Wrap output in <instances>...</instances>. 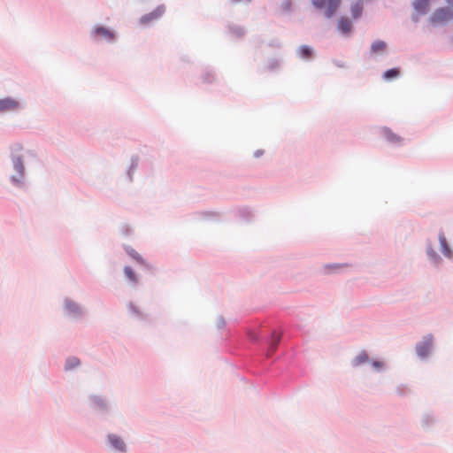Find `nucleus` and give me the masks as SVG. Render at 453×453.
<instances>
[{"label":"nucleus","instance_id":"nucleus-1","mask_svg":"<svg viewBox=\"0 0 453 453\" xmlns=\"http://www.w3.org/2000/svg\"><path fill=\"white\" fill-rule=\"evenodd\" d=\"M311 3L317 9H324L326 18H331L339 8L341 0H311Z\"/></svg>","mask_w":453,"mask_h":453},{"label":"nucleus","instance_id":"nucleus-2","mask_svg":"<svg viewBox=\"0 0 453 453\" xmlns=\"http://www.w3.org/2000/svg\"><path fill=\"white\" fill-rule=\"evenodd\" d=\"M165 12V5H158L151 12L142 16L139 19V24H141L142 26H147L150 23L160 19L164 15Z\"/></svg>","mask_w":453,"mask_h":453},{"label":"nucleus","instance_id":"nucleus-3","mask_svg":"<svg viewBox=\"0 0 453 453\" xmlns=\"http://www.w3.org/2000/svg\"><path fill=\"white\" fill-rule=\"evenodd\" d=\"M451 17L452 14L447 8H439L434 12L429 19L433 25L437 26L447 22Z\"/></svg>","mask_w":453,"mask_h":453},{"label":"nucleus","instance_id":"nucleus-4","mask_svg":"<svg viewBox=\"0 0 453 453\" xmlns=\"http://www.w3.org/2000/svg\"><path fill=\"white\" fill-rule=\"evenodd\" d=\"M433 346V336L426 335L423 342L417 345L416 351L420 357H426L431 351Z\"/></svg>","mask_w":453,"mask_h":453},{"label":"nucleus","instance_id":"nucleus-5","mask_svg":"<svg viewBox=\"0 0 453 453\" xmlns=\"http://www.w3.org/2000/svg\"><path fill=\"white\" fill-rule=\"evenodd\" d=\"M92 35L96 38H103L109 42L113 41L115 38L114 33L104 27H95L92 30Z\"/></svg>","mask_w":453,"mask_h":453},{"label":"nucleus","instance_id":"nucleus-6","mask_svg":"<svg viewBox=\"0 0 453 453\" xmlns=\"http://www.w3.org/2000/svg\"><path fill=\"white\" fill-rule=\"evenodd\" d=\"M19 102L12 98L0 99V111H10L19 108Z\"/></svg>","mask_w":453,"mask_h":453},{"label":"nucleus","instance_id":"nucleus-7","mask_svg":"<svg viewBox=\"0 0 453 453\" xmlns=\"http://www.w3.org/2000/svg\"><path fill=\"white\" fill-rule=\"evenodd\" d=\"M109 441L111 446L119 451L124 452L126 451V444L121 438L117 435L110 434Z\"/></svg>","mask_w":453,"mask_h":453},{"label":"nucleus","instance_id":"nucleus-8","mask_svg":"<svg viewBox=\"0 0 453 453\" xmlns=\"http://www.w3.org/2000/svg\"><path fill=\"white\" fill-rule=\"evenodd\" d=\"M338 30L343 34H349L351 31V22L344 17H341L338 19V25H337Z\"/></svg>","mask_w":453,"mask_h":453},{"label":"nucleus","instance_id":"nucleus-9","mask_svg":"<svg viewBox=\"0 0 453 453\" xmlns=\"http://www.w3.org/2000/svg\"><path fill=\"white\" fill-rule=\"evenodd\" d=\"M413 7L420 14H425L428 11L429 2L428 0H415L413 2Z\"/></svg>","mask_w":453,"mask_h":453},{"label":"nucleus","instance_id":"nucleus-10","mask_svg":"<svg viewBox=\"0 0 453 453\" xmlns=\"http://www.w3.org/2000/svg\"><path fill=\"white\" fill-rule=\"evenodd\" d=\"M387 48L386 42L383 41L374 42L371 46V52L373 54H379L385 51Z\"/></svg>","mask_w":453,"mask_h":453},{"label":"nucleus","instance_id":"nucleus-11","mask_svg":"<svg viewBox=\"0 0 453 453\" xmlns=\"http://www.w3.org/2000/svg\"><path fill=\"white\" fill-rule=\"evenodd\" d=\"M280 341V335L278 334L276 332H273L272 334V341L270 343V347L268 349V353H267L268 356L275 351Z\"/></svg>","mask_w":453,"mask_h":453},{"label":"nucleus","instance_id":"nucleus-12","mask_svg":"<svg viewBox=\"0 0 453 453\" xmlns=\"http://www.w3.org/2000/svg\"><path fill=\"white\" fill-rule=\"evenodd\" d=\"M350 12L353 18H359L363 12V4L360 2L353 4L351 5Z\"/></svg>","mask_w":453,"mask_h":453},{"label":"nucleus","instance_id":"nucleus-13","mask_svg":"<svg viewBox=\"0 0 453 453\" xmlns=\"http://www.w3.org/2000/svg\"><path fill=\"white\" fill-rule=\"evenodd\" d=\"M439 241H440L441 251L443 252V254L448 257H450L451 251L447 244L446 238L442 233L440 234V235H439Z\"/></svg>","mask_w":453,"mask_h":453},{"label":"nucleus","instance_id":"nucleus-14","mask_svg":"<svg viewBox=\"0 0 453 453\" xmlns=\"http://www.w3.org/2000/svg\"><path fill=\"white\" fill-rule=\"evenodd\" d=\"M124 274L133 284H137V276L130 266H126L124 268Z\"/></svg>","mask_w":453,"mask_h":453},{"label":"nucleus","instance_id":"nucleus-15","mask_svg":"<svg viewBox=\"0 0 453 453\" xmlns=\"http://www.w3.org/2000/svg\"><path fill=\"white\" fill-rule=\"evenodd\" d=\"M298 54L302 58H309L312 55V50L308 46L303 45L298 49Z\"/></svg>","mask_w":453,"mask_h":453},{"label":"nucleus","instance_id":"nucleus-16","mask_svg":"<svg viewBox=\"0 0 453 453\" xmlns=\"http://www.w3.org/2000/svg\"><path fill=\"white\" fill-rule=\"evenodd\" d=\"M368 359V356L367 354L363 351L361 353H359L356 357L355 359L353 360V365L357 366L365 362H366Z\"/></svg>","mask_w":453,"mask_h":453},{"label":"nucleus","instance_id":"nucleus-17","mask_svg":"<svg viewBox=\"0 0 453 453\" xmlns=\"http://www.w3.org/2000/svg\"><path fill=\"white\" fill-rule=\"evenodd\" d=\"M398 75H399V70L396 68H392L384 73L383 78L386 80H391L393 78H396Z\"/></svg>","mask_w":453,"mask_h":453},{"label":"nucleus","instance_id":"nucleus-18","mask_svg":"<svg viewBox=\"0 0 453 453\" xmlns=\"http://www.w3.org/2000/svg\"><path fill=\"white\" fill-rule=\"evenodd\" d=\"M14 169L19 173V177L23 176L24 165L20 158H17L13 162Z\"/></svg>","mask_w":453,"mask_h":453},{"label":"nucleus","instance_id":"nucleus-19","mask_svg":"<svg viewBox=\"0 0 453 453\" xmlns=\"http://www.w3.org/2000/svg\"><path fill=\"white\" fill-rule=\"evenodd\" d=\"M66 309L68 310L69 312L80 313V309H79V307L75 303H66Z\"/></svg>","mask_w":453,"mask_h":453},{"label":"nucleus","instance_id":"nucleus-20","mask_svg":"<svg viewBox=\"0 0 453 453\" xmlns=\"http://www.w3.org/2000/svg\"><path fill=\"white\" fill-rule=\"evenodd\" d=\"M79 365V360L76 357H72L66 361V368L71 369Z\"/></svg>","mask_w":453,"mask_h":453},{"label":"nucleus","instance_id":"nucleus-21","mask_svg":"<svg viewBox=\"0 0 453 453\" xmlns=\"http://www.w3.org/2000/svg\"><path fill=\"white\" fill-rule=\"evenodd\" d=\"M128 253H129V255H130L131 257H134L136 261H138L139 263H142V264L143 263V259H142V257H141V256H140V255H139L135 250H130L128 251Z\"/></svg>","mask_w":453,"mask_h":453},{"label":"nucleus","instance_id":"nucleus-22","mask_svg":"<svg viewBox=\"0 0 453 453\" xmlns=\"http://www.w3.org/2000/svg\"><path fill=\"white\" fill-rule=\"evenodd\" d=\"M389 140L392 141V142H398L400 141V138L397 137L395 134H390L388 136Z\"/></svg>","mask_w":453,"mask_h":453},{"label":"nucleus","instance_id":"nucleus-23","mask_svg":"<svg viewBox=\"0 0 453 453\" xmlns=\"http://www.w3.org/2000/svg\"><path fill=\"white\" fill-rule=\"evenodd\" d=\"M372 365L375 368H381L383 366V363L380 362V361H375V362L372 363Z\"/></svg>","mask_w":453,"mask_h":453},{"label":"nucleus","instance_id":"nucleus-24","mask_svg":"<svg viewBox=\"0 0 453 453\" xmlns=\"http://www.w3.org/2000/svg\"><path fill=\"white\" fill-rule=\"evenodd\" d=\"M449 4H453V0H448Z\"/></svg>","mask_w":453,"mask_h":453}]
</instances>
